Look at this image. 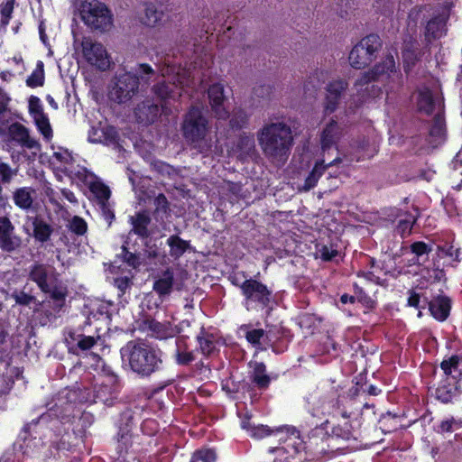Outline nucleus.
<instances>
[{"label":"nucleus","instance_id":"obj_42","mask_svg":"<svg viewBox=\"0 0 462 462\" xmlns=\"http://www.w3.org/2000/svg\"><path fill=\"white\" fill-rule=\"evenodd\" d=\"M120 258L124 263L134 269H138L143 263L141 254L128 251L125 245L122 246Z\"/></svg>","mask_w":462,"mask_h":462},{"label":"nucleus","instance_id":"obj_15","mask_svg":"<svg viewBox=\"0 0 462 462\" xmlns=\"http://www.w3.org/2000/svg\"><path fill=\"white\" fill-rule=\"evenodd\" d=\"M348 88V83L345 79H336L329 82L326 88L327 95L325 99V111L333 113L337 110L340 100Z\"/></svg>","mask_w":462,"mask_h":462},{"label":"nucleus","instance_id":"obj_24","mask_svg":"<svg viewBox=\"0 0 462 462\" xmlns=\"http://www.w3.org/2000/svg\"><path fill=\"white\" fill-rule=\"evenodd\" d=\"M450 308V300L446 296H439L429 302L431 315L439 321L447 319Z\"/></svg>","mask_w":462,"mask_h":462},{"label":"nucleus","instance_id":"obj_44","mask_svg":"<svg viewBox=\"0 0 462 462\" xmlns=\"http://www.w3.org/2000/svg\"><path fill=\"white\" fill-rule=\"evenodd\" d=\"M333 434L343 439H356L352 426L347 420H344L341 424H337L333 428Z\"/></svg>","mask_w":462,"mask_h":462},{"label":"nucleus","instance_id":"obj_55","mask_svg":"<svg viewBox=\"0 0 462 462\" xmlns=\"http://www.w3.org/2000/svg\"><path fill=\"white\" fill-rule=\"evenodd\" d=\"M415 222V219H402L400 220L397 230L402 235L410 234L412 228V225Z\"/></svg>","mask_w":462,"mask_h":462},{"label":"nucleus","instance_id":"obj_21","mask_svg":"<svg viewBox=\"0 0 462 462\" xmlns=\"http://www.w3.org/2000/svg\"><path fill=\"white\" fill-rule=\"evenodd\" d=\"M174 273L171 268L162 272V275L153 282L152 289L159 295L160 299L164 300L168 297L173 287Z\"/></svg>","mask_w":462,"mask_h":462},{"label":"nucleus","instance_id":"obj_53","mask_svg":"<svg viewBox=\"0 0 462 462\" xmlns=\"http://www.w3.org/2000/svg\"><path fill=\"white\" fill-rule=\"evenodd\" d=\"M15 0H7L1 9V14L3 16V23H8L11 19Z\"/></svg>","mask_w":462,"mask_h":462},{"label":"nucleus","instance_id":"obj_47","mask_svg":"<svg viewBox=\"0 0 462 462\" xmlns=\"http://www.w3.org/2000/svg\"><path fill=\"white\" fill-rule=\"evenodd\" d=\"M69 337L72 340H78L77 346L81 350L90 349L96 344V339L93 337L79 335L78 338H76L74 332H69Z\"/></svg>","mask_w":462,"mask_h":462},{"label":"nucleus","instance_id":"obj_28","mask_svg":"<svg viewBox=\"0 0 462 462\" xmlns=\"http://www.w3.org/2000/svg\"><path fill=\"white\" fill-rule=\"evenodd\" d=\"M32 224L33 226L34 238L41 243L47 242L53 231L51 226L41 217H33Z\"/></svg>","mask_w":462,"mask_h":462},{"label":"nucleus","instance_id":"obj_19","mask_svg":"<svg viewBox=\"0 0 462 462\" xmlns=\"http://www.w3.org/2000/svg\"><path fill=\"white\" fill-rule=\"evenodd\" d=\"M134 113L138 122L149 125L158 118L160 107L158 105L147 100L139 104Z\"/></svg>","mask_w":462,"mask_h":462},{"label":"nucleus","instance_id":"obj_54","mask_svg":"<svg viewBox=\"0 0 462 462\" xmlns=\"http://www.w3.org/2000/svg\"><path fill=\"white\" fill-rule=\"evenodd\" d=\"M115 286L123 295L132 285V281L128 277H119L114 281Z\"/></svg>","mask_w":462,"mask_h":462},{"label":"nucleus","instance_id":"obj_33","mask_svg":"<svg viewBox=\"0 0 462 462\" xmlns=\"http://www.w3.org/2000/svg\"><path fill=\"white\" fill-rule=\"evenodd\" d=\"M252 381L259 389L264 390L268 388L271 379L266 374V367L263 363H255L252 374Z\"/></svg>","mask_w":462,"mask_h":462},{"label":"nucleus","instance_id":"obj_26","mask_svg":"<svg viewBox=\"0 0 462 462\" xmlns=\"http://www.w3.org/2000/svg\"><path fill=\"white\" fill-rule=\"evenodd\" d=\"M145 328L152 333V336L158 339L172 337L174 330L169 322H159L155 319H146Z\"/></svg>","mask_w":462,"mask_h":462},{"label":"nucleus","instance_id":"obj_34","mask_svg":"<svg viewBox=\"0 0 462 462\" xmlns=\"http://www.w3.org/2000/svg\"><path fill=\"white\" fill-rule=\"evenodd\" d=\"M163 12L158 10L153 5H148L144 10V15L142 17V23L148 27H156L162 20Z\"/></svg>","mask_w":462,"mask_h":462},{"label":"nucleus","instance_id":"obj_51","mask_svg":"<svg viewBox=\"0 0 462 462\" xmlns=\"http://www.w3.org/2000/svg\"><path fill=\"white\" fill-rule=\"evenodd\" d=\"M11 297L15 300L16 304L28 306L35 300V297L29 295L24 291H14Z\"/></svg>","mask_w":462,"mask_h":462},{"label":"nucleus","instance_id":"obj_50","mask_svg":"<svg viewBox=\"0 0 462 462\" xmlns=\"http://www.w3.org/2000/svg\"><path fill=\"white\" fill-rule=\"evenodd\" d=\"M459 357L457 356H451L448 360H444L440 364L441 369L444 371L446 375L451 374L458 368Z\"/></svg>","mask_w":462,"mask_h":462},{"label":"nucleus","instance_id":"obj_41","mask_svg":"<svg viewBox=\"0 0 462 462\" xmlns=\"http://www.w3.org/2000/svg\"><path fill=\"white\" fill-rule=\"evenodd\" d=\"M42 61L37 63L36 69L26 79V84L30 88L42 87L44 84V69Z\"/></svg>","mask_w":462,"mask_h":462},{"label":"nucleus","instance_id":"obj_25","mask_svg":"<svg viewBox=\"0 0 462 462\" xmlns=\"http://www.w3.org/2000/svg\"><path fill=\"white\" fill-rule=\"evenodd\" d=\"M35 190L31 187H22L13 192V200L16 207L23 210H30L33 204Z\"/></svg>","mask_w":462,"mask_h":462},{"label":"nucleus","instance_id":"obj_39","mask_svg":"<svg viewBox=\"0 0 462 462\" xmlns=\"http://www.w3.org/2000/svg\"><path fill=\"white\" fill-rule=\"evenodd\" d=\"M89 189L98 200V204L107 202L111 195L109 188L101 181L92 182Z\"/></svg>","mask_w":462,"mask_h":462},{"label":"nucleus","instance_id":"obj_36","mask_svg":"<svg viewBox=\"0 0 462 462\" xmlns=\"http://www.w3.org/2000/svg\"><path fill=\"white\" fill-rule=\"evenodd\" d=\"M167 244L171 248L170 254L174 258L180 257L189 247V242L178 236H171L167 240Z\"/></svg>","mask_w":462,"mask_h":462},{"label":"nucleus","instance_id":"obj_11","mask_svg":"<svg viewBox=\"0 0 462 462\" xmlns=\"http://www.w3.org/2000/svg\"><path fill=\"white\" fill-rule=\"evenodd\" d=\"M8 140L22 148L40 152L42 145L37 139L31 135L30 130L19 122H14L7 127Z\"/></svg>","mask_w":462,"mask_h":462},{"label":"nucleus","instance_id":"obj_43","mask_svg":"<svg viewBox=\"0 0 462 462\" xmlns=\"http://www.w3.org/2000/svg\"><path fill=\"white\" fill-rule=\"evenodd\" d=\"M197 339L204 355H210L214 351L216 345L213 335L205 333L202 330L200 335L197 337Z\"/></svg>","mask_w":462,"mask_h":462},{"label":"nucleus","instance_id":"obj_23","mask_svg":"<svg viewBox=\"0 0 462 462\" xmlns=\"http://www.w3.org/2000/svg\"><path fill=\"white\" fill-rule=\"evenodd\" d=\"M340 162H341V159L339 157H337L333 161L328 162V164H325L323 160L316 162L314 168L312 169V171L310 172V174L306 178L301 189L304 191H309L311 189H313L317 185L319 179L324 173L325 170L328 167L335 165Z\"/></svg>","mask_w":462,"mask_h":462},{"label":"nucleus","instance_id":"obj_6","mask_svg":"<svg viewBox=\"0 0 462 462\" xmlns=\"http://www.w3.org/2000/svg\"><path fill=\"white\" fill-rule=\"evenodd\" d=\"M382 48V40L377 34L364 37L351 50L348 60L351 67L360 69L369 65Z\"/></svg>","mask_w":462,"mask_h":462},{"label":"nucleus","instance_id":"obj_27","mask_svg":"<svg viewBox=\"0 0 462 462\" xmlns=\"http://www.w3.org/2000/svg\"><path fill=\"white\" fill-rule=\"evenodd\" d=\"M272 434L276 436L279 441L286 442L287 440H293L292 446L297 453L303 448L302 442L299 438V432L294 428L284 427L276 429L273 430Z\"/></svg>","mask_w":462,"mask_h":462},{"label":"nucleus","instance_id":"obj_58","mask_svg":"<svg viewBox=\"0 0 462 462\" xmlns=\"http://www.w3.org/2000/svg\"><path fill=\"white\" fill-rule=\"evenodd\" d=\"M48 293L51 294V299L53 301H60V303L62 300H66L67 292L65 289L55 287L52 290L51 289V291H49Z\"/></svg>","mask_w":462,"mask_h":462},{"label":"nucleus","instance_id":"obj_59","mask_svg":"<svg viewBox=\"0 0 462 462\" xmlns=\"http://www.w3.org/2000/svg\"><path fill=\"white\" fill-rule=\"evenodd\" d=\"M154 169L162 175L171 176L174 172V169L162 162H157L153 164Z\"/></svg>","mask_w":462,"mask_h":462},{"label":"nucleus","instance_id":"obj_13","mask_svg":"<svg viewBox=\"0 0 462 462\" xmlns=\"http://www.w3.org/2000/svg\"><path fill=\"white\" fill-rule=\"evenodd\" d=\"M370 76L365 71L362 72L354 83V90L356 93L353 95L356 101L364 103L369 98H374L381 94V88L374 84Z\"/></svg>","mask_w":462,"mask_h":462},{"label":"nucleus","instance_id":"obj_4","mask_svg":"<svg viewBox=\"0 0 462 462\" xmlns=\"http://www.w3.org/2000/svg\"><path fill=\"white\" fill-rule=\"evenodd\" d=\"M121 355L133 372L149 377L162 369V358L159 349L142 340H131L122 347Z\"/></svg>","mask_w":462,"mask_h":462},{"label":"nucleus","instance_id":"obj_62","mask_svg":"<svg viewBox=\"0 0 462 462\" xmlns=\"http://www.w3.org/2000/svg\"><path fill=\"white\" fill-rule=\"evenodd\" d=\"M437 398L443 402H448L451 399V392L446 388V386H439L436 389Z\"/></svg>","mask_w":462,"mask_h":462},{"label":"nucleus","instance_id":"obj_14","mask_svg":"<svg viewBox=\"0 0 462 462\" xmlns=\"http://www.w3.org/2000/svg\"><path fill=\"white\" fill-rule=\"evenodd\" d=\"M208 97L215 117L217 119H226L230 116L229 110L225 106L226 97L222 84L215 83L211 85L208 89Z\"/></svg>","mask_w":462,"mask_h":462},{"label":"nucleus","instance_id":"obj_17","mask_svg":"<svg viewBox=\"0 0 462 462\" xmlns=\"http://www.w3.org/2000/svg\"><path fill=\"white\" fill-rule=\"evenodd\" d=\"M342 135V130L337 122L331 120L323 129L320 136L321 149L325 152L334 147Z\"/></svg>","mask_w":462,"mask_h":462},{"label":"nucleus","instance_id":"obj_35","mask_svg":"<svg viewBox=\"0 0 462 462\" xmlns=\"http://www.w3.org/2000/svg\"><path fill=\"white\" fill-rule=\"evenodd\" d=\"M418 109L427 115H430L434 110V100L432 93L429 88H424L419 91L417 99Z\"/></svg>","mask_w":462,"mask_h":462},{"label":"nucleus","instance_id":"obj_61","mask_svg":"<svg viewBox=\"0 0 462 462\" xmlns=\"http://www.w3.org/2000/svg\"><path fill=\"white\" fill-rule=\"evenodd\" d=\"M272 88L269 85H261L254 88V94L260 98H268Z\"/></svg>","mask_w":462,"mask_h":462},{"label":"nucleus","instance_id":"obj_48","mask_svg":"<svg viewBox=\"0 0 462 462\" xmlns=\"http://www.w3.org/2000/svg\"><path fill=\"white\" fill-rule=\"evenodd\" d=\"M216 460V454L212 449H201L196 451L190 462H214Z\"/></svg>","mask_w":462,"mask_h":462},{"label":"nucleus","instance_id":"obj_56","mask_svg":"<svg viewBox=\"0 0 462 462\" xmlns=\"http://www.w3.org/2000/svg\"><path fill=\"white\" fill-rule=\"evenodd\" d=\"M438 250L442 252L445 255L453 258L455 261L460 262L458 248H454L453 245H448V247L439 246Z\"/></svg>","mask_w":462,"mask_h":462},{"label":"nucleus","instance_id":"obj_32","mask_svg":"<svg viewBox=\"0 0 462 462\" xmlns=\"http://www.w3.org/2000/svg\"><path fill=\"white\" fill-rule=\"evenodd\" d=\"M430 143L433 147H437L444 141L445 136V124L444 119L440 115L434 117L433 125L430 130Z\"/></svg>","mask_w":462,"mask_h":462},{"label":"nucleus","instance_id":"obj_2","mask_svg":"<svg viewBox=\"0 0 462 462\" xmlns=\"http://www.w3.org/2000/svg\"><path fill=\"white\" fill-rule=\"evenodd\" d=\"M258 144L263 155L273 163H283L294 143L291 128L282 121L263 125L257 132Z\"/></svg>","mask_w":462,"mask_h":462},{"label":"nucleus","instance_id":"obj_10","mask_svg":"<svg viewBox=\"0 0 462 462\" xmlns=\"http://www.w3.org/2000/svg\"><path fill=\"white\" fill-rule=\"evenodd\" d=\"M374 81H383L392 79L398 85H402V74L397 69L394 58L392 54L387 55L381 62L375 64L372 69L365 71Z\"/></svg>","mask_w":462,"mask_h":462},{"label":"nucleus","instance_id":"obj_49","mask_svg":"<svg viewBox=\"0 0 462 462\" xmlns=\"http://www.w3.org/2000/svg\"><path fill=\"white\" fill-rule=\"evenodd\" d=\"M29 113L33 117L45 115L39 97L32 96L29 98Z\"/></svg>","mask_w":462,"mask_h":462},{"label":"nucleus","instance_id":"obj_5","mask_svg":"<svg viewBox=\"0 0 462 462\" xmlns=\"http://www.w3.org/2000/svg\"><path fill=\"white\" fill-rule=\"evenodd\" d=\"M180 129L192 149L203 154L211 151L213 140L209 136V123L201 107L191 106L189 108L183 116Z\"/></svg>","mask_w":462,"mask_h":462},{"label":"nucleus","instance_id":"obj_16","mask_svg":"<svg viewBox=\"0 0 462 462\" xmlns=\"http://www.w3.org/2000/svg\"><path fill=\"white\" fill-rule=\"evenodd\" d=\"M118 134L115 127L110 125L92 126L88 132V140L91 143H100L106 145L116 144Z\"/></svg>","mask_w":462,"mask_h":462},{"label":"nucleus","instance_id":"obj_30","mask_svg":"<svg viewBox=\"0 0 462 462\" xmlns=\"http://www.w3.org/2000/svg\"><path fill=\"white\" fill-rule=\"evenodd\" d=\"M410 248L414 254L413 263L419 265H423L429 260V254L432 251V246L422 241L412 243Z\"/></svg>","mask_w":462,"mask_h":462},{"label":"nucleus","instance_id":"obj_37","mask_svg":"<svg viewBox=\"0 0 462 462\" xmlns=\"http://www.w3.org/2000/svg\"><path fill=\"white\" fill-rule=\"evenodd\" d=\"M16 174L17 169H13L8 163L0 161V202H5V199L2 195V184H9Z\"/></svg>","mask_w":462,"mask_h":462},{"label":"nucleus","instance_id":"obj_20","mask_svg":"<svg viewBox=\"0 0 462 462\" xmlns=\"http://www.w3.org/2000/svg\"><path fill=\"white\" fill-rule=\"evenodd\" d=\"M171 354L180 365H188L195 360L192 351H189L183 339L177 338L171 342Z\"/></svg>","mask_w":462,"mask_h":462},{"label":"nucleus","instance_id":"obj_1","mask_svg":"<svg viewBox=\"0 0 462 462\" xmlns=\"http://www.w3.org/2000/svg\"><path fill=\"white\" fill-rule=\"evenodd\" d=\"M156 76V70L147 63H138L131 71L117 70L107 87L110 101L124 105L130 102L143 88H147Z\"/></svg>","mask_w":462,"mask_h":462},{"label":"nucleus","instance_id":"obj_45","mask_svg":"<svg viewBox=\"0 0 462 462\" xmlns=\"http://www.w3.org/2000/svg\"><path fill=\"white\" fill-rule=\"evenodd\" d=\"M154 212L156 217L160 215H167L170 211V204L164 194L161 193L155 197L154 201Z\"/></svg>","mask_w":462,"mask_h":462},{"label":"nucleus","instance_id":"obj_38","mask_svg":"<svg viewBox=\"0 0 462 462\" xmlns=\"http://www.w3.org/2000/svg\"><path fill=\"white\" fill-rule=\"evenodd\" d=\"M249 122V115L247 112L241 108L236 107L233 110L230 118V126L233 129H242L246 127Z\"/></svg>","mask_w":462,"mask_h":462},{"label":"nucleus","instance_id":"obj_46","mask_svg":"<svg viewBox=\"0 0 462 462\" xmlns=\"http://www.w3.org/2000/svg\"><path fill=\"white\" fill-rule=\"evenodd\" d=\"M69 229L78 236H83L88 230L87 222L79 216H74L69 222Z\"/></svg>","mask_w":462,"mask_h":462},{"label":"nucleus","instance_id":"obj_40","mask_svg":"<svg viewBox=\"0 0 462 462\" xmlns=\"http://www.w3.org/2000/svg\"><path fill=\"white\" fill-rule=\"evenodd\" d=\"M33 121L38 131L43 135L46 140H51L53 135L52 128L51 126L47 115L33 117Z\"/></svg>","mask_w":462,"mask_h":462},{"label":"nucleus","instance_id":"obj_64","mask_svg":"<svg viewBox=\"0 0 462 462\" xmlns=\"http://www.w3.org/2000/svg\"><path fill=\"white\" fill-rule=\"evenodd\" d=\"M242 185L236 182H227L226 189L236 198L242 197Z\"/></svg>","mask_w":462,"mask_h":462},{"label":"nucleus","instance_id":"obj_8","mask_svg":"<svg viewBox=\"0 0 462 462\" xmlns=\"http://www.w3.org/2000/svg\"><path fill=\"white\" fill-rule=\"evenodd\" d=\"M240 287L243 296L245 297V305L247 310L253 308L265 309L269 306L273 297V291L263 282L249 278L245 280L241 284L234 282Z\"/></svg>","mask_w":462,"mask_h":462},{"label":"nucleus","instance_id":"obj_63","mask_svg":"<svg viewBox=\"0 0 462 462\" xmlns=\"http://www.w3.org/2000/svg\"><path fill=\"white\" fill-rule=\"evenodd\" d=\"M144 254L149 259H155L158 257V247L155 245H151L150 242H145Z\"/></svg>","mask_w":462,"mask_h":462},{"label":"nucleus","instance_id":"obj_18","mask_svg":"<svg viewBox=\"0 0 462 462\" xmlns=\"http://www.w3.org/2000/svg\"><path fill=\"white\" fill-rule=\"evenodd\" d=\"M29 279L34 282L42 292L51 291V286L48 282L49 270L44 263H36L30 267Z\"/></svg>","mask_w":462,"mask_h":462},{"label":"nucleus","instance_id":"obj_57","mask_svg":"<svg viewBox=\"0 0 462 462\" xmlns=\"http://www.w3.org/2000/svg\"><path fill=\"white\" fill-rule=\"evenodd\" d=\"M403 62H404V69L408 72L411 69V67L415 63L417 60L416 54L411 51H405L403 52Z\"/></svg>","mask_w":462,"mask_h":462},{"label":"nucleus","instance_id":"obj_7","mask_svg":"<svg viewBox=\"0 0 462 462\" xmlns=\"http://www.w3.org/2000/svg\"><path fill=\"white\" fill-rule=\"evenodd\" d=\"M80 15L88 26L100 32L108 31L113 24L110 11L98 0H87L82 3Z\"/></svg>","mask_w":462,"mask_h":462},{"label":"nucleus","instance_id":"obj_9","mask_svg":"<svg viewBox=\"0 0 462 462\" xmlns=\"http://www.w3.org/2000/svg\"><path fill=\"white\" fill-rule=\"evenodd\" d=\"M82 54L86 61L101 71L110 69L111 57L105 46L90 38H83L81 42Z\"/></svg>","mask_w":462,"mask_h":462},{"label":"nucleus","instance_id":"obj_31","mask_svg":"<svg viewBox=\"0 0 462 462\" xmlns=\"http://www.w3.org/2000/svg\"><path fill=\"white\" fill-rule=\"evenodd\" d=\"M445 32V22L441 17H434L428 22L425 28V37L430 42L440 38Z\"/></svg>","mask_w":462,"mask_h":462},{"label":"nucleus","instance_id":"obj_3","mask_svg":"<svg viewBox=\"0 0 462 462\" xmlns=\"http://www.w3.org/2000/svg\"><path fill=\"white\" fill-rule=\"evenodd\" d=\"M161 76L167 80L158 82L152 87L153 94L164 106L171 100L176 101L182 96V91L190 84V72L189 69L176 65L172 57L167 54L164 56L159 66Z\"/></svg>","mask_w":462,"mask_h":462},{"label":"nucleus","instance_id":"obj_12","mask_svg":"<svg viewBox=\"0 0 462 462\" xmlns=\"http://www.w3.org/2000/svg\"><path fill=\"white\" fill-rule=\"evenodd\" d=\"M22 245V237L15 234V227L10 218L0 217V249L10 254L18 251Z\"/></svg>","mask_w":462,"mask_h":462},{"label":"nucleus","instance_id":"obj_52","mask_svg":"<svg viewBox=\"0 0 462 462\" xmlns=\"http://www.w3.org/2000/svg\"><path fill=\"white\" fill-rule=\"evenodd\" d=\"M263 329H252L246 332L245 337L248 342L256 346L260 344V341L263 337Z\"/></svg>","mask_w":462,"mask_h":462},{"label":"nucleus","instance_id":"obj_22","mask_svg":"<svg viewBox=\"0 0 462 462\" xmlns=\"http://www.w3.org/2000/svg\"><path fill=\"white\" fill-rule=\"evenodd\" d=\"M151 217L147 211H141L130 217V223L133 226L132 232L141 238H147L151 233L148 226L151 224Z\"/></svg>","mask_w":462,"mask_h":462},{"label":"nucleus","instance_id":"obj_60","mask_svg":"<svg viewBox=\"0 0 462 462\" xmlns=\"http://www.w3.org/2000/svg\"><path fill=\"white\" fill-rule=\"evenodd\" d=\"M272 432H273V430H270L267 426H263V425L252 428L253 437L258 438V439L272 435Z\"/></svg>","mask_w":462,"mask_h":462},{"label":"nucleus","instance_id":"obj_29","mask_svg":"<svg viewBox=\"0 0 462 462\" xmlns=\"http://www.w3.org/2000/svg\"><path fill=\"white\" fill-rule=\"evenodd\" d=\"M236 151L239 152L238 157L241 160L254 156L255 154V141L254 136L245 134H241L236 143Z\"/></svg>","mask_w":462,"mask_h":462}]
</instances>
